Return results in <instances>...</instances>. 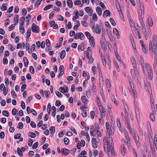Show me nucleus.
I'll use <instances>...</instances> for the list:
<instances>
[{
    "label": "nucleus",
    "instance_id": "obj_51",
    "mask_svg": "<svg viewBox=\"0 0 157 157\" xmlns=\"http://www.w3.org/2000/svg\"><path fill=\"white\" fill-rule=\"evenodd\" d=\"M25 20V18L24 16L22 17H21V20L20 21V25H22V26H24V21Z\"/></svg>",
    "mask_w": 157,
    "mask_h": 157
},
{
    "label": "nucleus",
    "instance_id": "obj_46",
    "mask_svg": "<svg viewBox=\"0 0 157 157\" xmlns=\"http://www.w3.org/2000/svg\"><path fill=\"white\" fill-rule=\"evenodd\" d=\"M92 15V19L94 21H96L98 19V17L95 13H94Z\"/></svg>",
    "mask_w": 157,
    "mask_h": 157
},
{
    "label": "nucleus",
    "instance_id": "obj_64",
    "mask_svg": "<svg viewBox=\"0 0 157 157\" xmlns=\"http://www.w3.org/2000/svg\"><path fill=\"white\" fill-rule=\"evenodd\" d=\"M154 67L155 70H157V62L156 60H155L154 63Z\"/></svg>",
    "mask_w": 157,
    "mask_h": 157
},
{
    "label": "nucleus",
    "instance_id": "obj_15",
    "mask_svg": "<svg viewBox=\"0 0 157 157\" xmlns=\"http://www.w3.org/2000/svg\"><path fill=\"white\" fill-rule=\"evenodd\" d=\"M122 102L124 107V113L126 115L127 117L128 115V106L127 105L124 100L122 99Z\"/></svg>",
    "mask_w": 157,
    "mask_h": 157
},
{
    "label": "nucleus",
    "instance_id": "obj_7",
    "mask_svg": "<svg viewBox=\"0 0 157 157\" xmlns=\"http://www.w3.org/2000/svg\"><path fill=\"white\" fill-rule=\"evenodd\" d=\"M132 136L137 147L139 148L140 145V143L138 133L136 132H133V133L132 134Z\"/></svg>",
    "mask_w": 157,
    "mask_h": 157
},
{
    "label": "nucleus",
    "instance_id": "obj_30",
    "mask_svg": "<svg viewBox=\"0 0 157 157\" xmlns=\"http://www.w3.org/2000/svg\"><path fill=\"white\" fill-rule=\"evenodd\" d=\"M69 152V151L65 148H63L61 152V154L64 155H67Z\"/></svg>",
    "mask_w": 157,
    "mask_h": 157
},
{
    "label": "nucleus",
    "instance_id": "obj_49",
    "mask_svg": "<svg viewBox=\"0 0 157 157\" xmlns=\"http://www.w3.org/2000/svg\"><path fill=\"white\" fill-rule=\"evenodd\" d=\"M17 154L20 156H22L23 154L22 151L21 150L19 147H18L17 148Z\"/></svg>",
    "mask_w": 157,
    "mask_h": 157
},
{
    "label": "nucleus",
    "instance_id": "obj_55",
    "mask_svg": "<svg viewBox=\"0 0 157 157\" xmlns=\"http://www.w3.org/2000/svg\"><path fill=\"white\" fill-rule=\"evenodd\" d=\"M8 63V61L6 58V57L5 56H4L3 60V63L5 64H7Z\"/></svg>",
    "mask_w": 157,
    "mask_h": 157
},
{
    "label": "nucleus",
    "instance_id": "obj_19",
    "mask_svg": "<svg viewBox=\"0 0 157 157\" xmlns=\"http://www.w3.org/2000/svg\"><path fill=\"white\" fill-rule=\"evenodd\" d=\"M87 59L89 60L88 62L89 63L91 64L94 61V59L92 57L91 54H84Z\"/></svg>",
    "mask_w": 157,
    "mask_h": 157
},
{
    "label": "nucleus",
    "instance_id": "obj_45",
    "mask_svg": "<svg viewBox=\"0 0 157 157\" xmlns=\"http://www.w3.org/2000/svg\"><path fill=\"white\" fill-rule=\"evenodd\" d=\"M19 29L20 30V32L22 34H23L25 33V29L24 28V26L20 25Z\"/></svg>",
    "mask_w": 157,
    "mask_h": 157
},
{
    "label": "nucleus",
    "instance_id": "obj_63",
    "mask_svg": "<svg viewBox=\"0 0 157 157\" xmlns=\"http://www.w3.org/2000/svg\"><path fill=\"white\" fill-rule=\"evenodd\" d=\"M5 133L4 132L2 131L0 133V137L1 138L3 139L5 137Z\"/></svg>",
    "mask_w": 157,
    "mask_h": 157
},
{
    "label": "nucleus",
    "instance_id": "obj_58",
    "mask_svg": "<svg viewBox=\"0 0 157 157\" xmlns=\"http://www.w3.org/2000/svg\"><path fill=\"white\" fill-rule=\"evenodd\" d=\"M23 125L22 122H19L17 125V128L19 129L22 128L23 127Z\"/></svg>",
    "mask_w": 157,
    "mask_h": 157
},
{
    "label": "nucleus",
    "instance_id": "obj_27",
    "mask_svg": "<svg viewBox=\"0 0 157 157\" xmlns=\"http://www.w3.org/2000/svg\"><path fill=\"white\" fill-rule=\"evenodd\" d=\"M113 33L116 36L117 39H119L120 38V36L119 33L118 29L117 28H114L113 30Z\"/></svg>",
    "mask_w": 157,
    "mask_h": 157
},
{
    "label": "nucleus",
    "instance_id": "obj_1",
    "mask_svg": "<svg viewBox=\"0 0 157 157\" xmlns=\"http://www.w3.org/2000/svg\"><path fill=\"white\" fill-rule=\"evenodd\" d=\"M105 125L107 130V136L105 137L103 140L104 144V150L106 151L109 157H112L115 155L114 150V144L112 138H110V136H113L114 134V130L113 127H110L108 122H106Z\"/></svg>",
    "mask_w": 157,
    "mask_h": 157
},
{
    "label": "nucleus",
    "instance_id": "obj_43",
    "mask_svg": "<svg viewBox=\"0 0 157 157\" xmlns=\"http://www.w3.org/2000/svg\"><path fill=\"white\" fill-rule=\"evenodd\" d=\"M112 101L114 102V104L117 106H118L119 105V102L114 97H113L112 98Z\"/></svg>",
    "mask_w": 157,
    "mask_h": 157
},
{
    "label": "nucleus",
    "instance_id": "obj_47",
    "mask_svg": "<svg viewBox=\"0 0 157 157\" xmlns=\"http://www.w3.org/2000/svg\"><path fill=\"white\" fill-rule=\"evenodd\" d=\"M2 113L3 116L8 117L9 116V113L8 111L6 110H3L2 112Z\"/></svg>",
    "mask_w": 157,
    "mask_h": 157
},
{
    "label": "nucleus",
    "instance_id": "obj_21",
    "mask_svg": "<svg viewBox=\"0 0 157 157\" xmlns=\"http://www.w3.org/2000/svg\"><path fill=\"white\" fill-rule=\"evenodd\" d=\"M89 40V42L90 46L93 48L95 46V44L94 38L93 37H91L90 39H88Z\"/></svg>",
    "mask_w": 157,
    "mask_h": 157
},
{
    "label": "nucleus",
    "instance_id": "obj_22",
    "mask_svg": "<svg viewBox=\"0 0 157 157\" xmlns=\"http://www.w3.org/2000/svg\"><path fill=\"white\" fill-rule=\"evenodd\" d=\"M116 6L117 8L119 14H121V13L122 14V12L121 10L120 3L119 2L117 1H116Z\"/></svg>",
    "mask_w": 157,
    "mask_h": 157
},
{
    "label": "nucleus",
    "instance_id": "obj_29",
    "mask_svg": "<svg viewBox=\"0 0 157 157\" xmlns=\"http://www.w3.org/2000/svg\"><path fill=\"white\" fill-rule=\"evenodd\" d=\"M92 50L91 47H89L87 49V51H85L84 53L86 54H92Z\"/></svg>",
    "mask_w": 157,
    "mask_h": 157
},
{
    "label": "nucleus",
    "instance_id": "obj_33",
    "mask_svg": "<svg viewBox=\"0 0 157 157\" xmlns=\"http://www.w3.org/2000/svg\"><path fill=\"white\" fill-rule=\"evenodd\" d=\"M74 3L75 5H80V6L82 7L83 6V4L82 3L81 1L79 0H76L74 2Z\"/></svg>",
    "mask_w": 157,
    "mask_h": 157
},
{
    "label": "nucleus",
    "instance_id": "obj_36",
    "mask_svg": "<svg viewBox=\"0 0 157 157\" xmlns=\"http://www.w3.org/2000/svg\"><path fill=\"white\" fill-rule=\"evenodd\" d=\"M76 25L73 27V29L75 30H77L78 28L80 25V23L78 21H76Z\"/></svg>",
    "mask_w": 157,
    "mask_h": 157
},
{
    "label": "nucleus",
    "instance_id": "obj_53",
    "mask_svg": "<svg viewBox=\"0 0 157 157\" xmlns=\"http://www.w3.org/2000/svg\"><path fill=\"white\" fill-rule=\"evenodd\" d=\"M81 114L83 117H86L87 116V113L85 110H82Z\"/></svg>",
    "mask_w": 157,
    "mask_h": 157
},
{
    "label": "nucleus",
    "instance_id": "obj_4",
    "mask_svg": "<svg viewBox=\"0 0 157 157\" xmlns=\"http://www.w3.org/2000/svg\"><path fill=\"white\" fill-rule=\"evenodd\" d=\"M94 33L97 34H100L101 32V26L98 24H96L95 26V23H93V25L91 27Z\"/></svg>",
    "mask_w": 157,
    "mask_h": 157
},
{
    "label": "nucleus",
    "instance_id": "obj_62",
    "mask_svg": "<svg viewBox=\"0 0 157 157\" xmlns=\"http://www.w3.org/2000/svg\"><path fill=\"white\" fill-rule=\"evenodd\" d=\"M17 110L16 108H14L12 110V113L13 115H15L16 114Z\"/></svg>",
    "mask_w": 157,
    "mask_h": 157
},
{
    "label": "nucleus",
    "instance_id": "obj_38",
    "mask_svg": "<svg viewBox=\"0 0 157 157\" xmlns=\"http://www.w3.org/2000/svg\"><path fill=\"white\" fill-rule=\"evenodd\" d=\"M23 61L24 62V66L25 67H27L28 65L29 61L28 59L25 57L23 58Z\"/></svg>",
    "mask_w": 157,
    "mask_h": 157
},
{
    "label": "nucleus",
    "instance_id": "obj_14",
    "mask_svg": "<svg viewBox=\"0 0 157 157\" xmlns=\"http://www.w3.org/2000/svg\"><path fill=\"white\" fill-rule=\"evenodd\" d=\"M32 31L36 33L39 32V28L38 26L36 25L35 23H33L31 27Z\"/></svg>",
    "mask_w": 157,
    "mask_h": 157
},
{
    "label": "nucleus",
    "instance_id": "obj_12",
    "mask_svg": "<svg viewBox=\"0 0 157 157\" xmlns=\"http://www.w3.org/2000/svg\"><path fill=\"white\" fill-rule=\"evenodd\" d=\"M144 69L143 70L144 73L147 72L148 73L151 74V71L150 65L147 63H145L144 65Z\"/></svg>",
    "mask_w": 157,
    "mask_h": 157
},
{
    "label": "nucleus",
    "instance_id": "obj_41",
    "mask_svg": "<svg viewBox=\"0 0 157 157\" xmlns=\"http://www.w3.org/2000/svg\"><path fill=\"white\" fill-rule=\"evenodd\" d=\"M46 44L47 46L48 47V50H51V48L50 47V41L48 39H46Z\"/></svg>",
    "mask_w": 157,
    "mask_h": 157
},
{
    "label": "nucleus",
    "instance_id": "obj_44",
    "mask_svg": "<svg viewBox=\"0 0 157 157\" xmlns=\"http://www.w3.org/2000/svg\"><path fill=\"white\" fill-rule=\"evenodd\" d=\"M53 6L52 5L50 4L48 5L47 6L45 7L43 9V10L44 11H46L49 9L50 8H52Z\"/></svg>",
    "mask_w": 157,
    "mask_h": 157
},
{
    "label": "nucleus",
    "instance_id": "obj_16",
    "mask_svg": "<svg viewBox=\"0 0 157 157\" xmlns=\"http://www.w3.org/2000/svg\"><path fill=\"white\" fill-rule=\"evenodd\" d=\"M74 38L76 40L79 39L82 40H83L84 38L83 34L82 33H77L75 35Z\"/></svg>",
    "mask_w": 157,
    "mask_h": 157
},
{
    "label": "nucleus",
    "instance_id": "obj_40",
    "mask_svg": "<svg viewBox=\"0 0 157 157\" xmlns=\"http://www.w3.org/2000/svg\"><path fill=\"white\" fill-rule=\"evenodd\" d=\"M65 55V51L64 50H62L60 52V57L61 59H63Z\"/></svg>",
    "mask_w": 157,
    "mask_h": 157
},
{
    "label": "nucleus",
    "instance_id": "obj_3",
    "mask_svg": "<svg viewBox=\"0 0 157 157\" xmlns=\"http://www.w3.org/2000/svg\"><path fill=\"white\" fill-rule=\"evenodd\" d=\"M129 84L130 87L128 88L129 91L132 97L134 98H137V95L134 88L133 83L132 82H130Z\"/></svg>",
    "mask_w": 157,
    "mask_h": 157
},
{
    "label": "nucleus",
    "instance_id": "obj_9",
    "mask_svg": "<svg viewBox=\"0 0 157 157\" xmlns=\"http://www.w3.org/2000/svg\"><path fill=\"white\" fill-rule=\"evenodd\" d=\"M140 43L141 44L142 52L144 54H147L148 52V49L146 45L142 40H140Z\"/></svg>",
    "mask_w": 157,
    "mask_h": 157
},
{
    "label": "nucleus",
    "instance_id": "obj_50",
    "mask_svg": "<svg viewBox=\"0 0 157 157\" xmlns=\"http://www.w3.org/2000/svg\"><path fill=\"white\" fill-rule=\"evenodd\" d=\"M29 136L32 138H34L36 137V135L33 132H30L29 133Z\"/></svg>",
    "mask_w": 157,
    "mask_h": 157
},
{
    "label": "nucleus",
    "instance_id": "obj_56",
    "mask_svg": "<svg viewBox=\"0 0 157 157\" xmlns=\"http://www.w3.org/2000/svg\"><path fill=\"white\" fill-rule=\"evenodd\" d=\"M55 93L57 96L59 98H61L63 97V95L58 91H56Z\"/></svg>",
    "mask_w": 157,
    "mask_h": 157
},
{
    "label": "nucleus",
    "instance_id": "obj_35",
    "mask_svg": "<svg viewBox=\"0 0 157 157\" xmlns=\"http://www.w3.org/2000/svg\"><path fill=\"white\" fill-rule=\"evenodd\" d=\"M82 76L86 77V79L88 80L89 79L90 76L88 73L86 72L85 71H83L82 73Z\"/></svg>",
    "mask_w": 157,
    "mask_h": 157
},
{
    "label": "nucleus",
    "instance_id": "obj_57",
    "mask_svg": "<svg viewBox=\"0 0 157 157\" xmlns=\"http://www.w3.org/2000/svg\"><path fill=\"white\" fill-rule=\"evenodd\" d=\"M29 70L30 73L32 74H34L35 73L34 68L33 66H30L29 67Z\"/></svg>",
    "mask_w": 157,
    "mask_h": 157
},
{
    "label": "nucleus",
    "instance_id": "obj_13",
    "mask_svg": "<svg viewBox=\"0 0 157 157\" xmlns=\"http://www.w3.org/2000/svg\"><path fill=\"white\" fill-rule=\"evenodd\" d=\"M99 110L100 112L102 118H104L105 117V114L106 112L105 109H104L102 105H99L98 106Z\"/></svg>",
    "mask_w": 157,
    "mask_h": 157
},
{
    "label": "nucleus",
    "instance_id": "obj_37",
    "mask_svg": "<svg viewBox=\"0 0 157 157\" xmlns=\"http://www.w3.org/2000/svg\"><path fill=\"white\" fill-rule=\"evenodd\" d=\"M18 19H19L18 15H16L14 16V25H16L18 24Z\"/></svg>",
    "mask_w": 157,
    "mask_h": 157
},
{
    "label": "nucleus",
    "instance_id": "obj_26",
    "mask_svg": "<svg viewBox=\"0 0 157 157\" xmlns=\"http://www.w3.org/2000/svg\"><path fill=\"white\" fill-rule=\"evenodd\" d=\"M154 139L155 147L157 151V130L155 131Z\"/></svg>",
    "mask_w": 157,
    "mask_h": 157
},
{
    "label": "nucleus",
    "instance_id": "obj_18",
    "mask_svg": "<svg viewBox=\"0 0 157 157\" xmlns=\"http://www.w3.org/2000/svg\"><path fill=\"white\" fill-rule=\"evenodd\" d=\"M84 10L90 16H92L93 13V10L90 7H86L85 8Z\"/></svg>",
    "mask_w": 157,
    "mask_h": 157
},
{
    "label": "nucleus",
    "instance_id": "obj_23",
    "mask_svg": "<svg viewBox=\"0 0 157 157\" xmlns=\"http://www.w3.org/2000/svg\"><path fill=\"white\" fill-rule=\"evenodd\" d=\"M144 85L147 89V91L149 92L151 90V85L150 83L148 81H145L144 82Z\"/></svg>",
    "mask_w": 157,
    "mask_h": 157
},
{
    "label": "nucleus",
    "instance_id": "obj_31",
    "mask_svg": "<svg viewBox=\"0 0 157 157\" xmlns=\"http://www.w3.org/2000/svg\"><path fill=\"white\" fill-rule=\"evenodd\" d=\"M110 15V13L109 10H105L103 13V16L104 17L109 16Z\"/></svg>",
    "mask_w": 157,
    "mask_h": 157
},
{
    "label": "nucleus",
    "instance_id": "obj_39",
    "mask_svg": "<svg viewBox=\"0 0 157 157\" xmlns=\"http://www.w3.org/2000/svg\"><path fill=\"white\" fill-rule=\"evenodd\" d=\"M82 101L84 104H86L88 102V100L85 96H83L81 97Z\"/></svg>",
    "mask_w": 157,
    "mask_h": 157
},
{
    "label": "nucleus",
    "instance_id": "obj_25",
    "mask_svg": "<svg viewBox=\"0 0 157 157\" xmlns=\"http://www.w3.org/2000/svg\"><path fill=\"white\" fill-rule=\"evenodd\" d=\"M147 24L149 26L151 27L153 26V23L151 17H149L147 19Z\"/></svg>",
    "mask_w": 157,
    "mask_h": 157
},
{
    "label": "nucleus",
    "instance_id": "obj_34",
    "mask_svg": "<svg viewBox=\"0 0 157 157\" xmlns=\"http://www.w3.org/2000/svg\"><path fill=\"white\" fill-rule=\"evenodd\" d=\"M140 62L143 70H144V69H145L144 65L145 64V63H144L143 58L141 56L140 57Z\"/></svg>",
    "mask_w": 157,
    "mask_h": 157
},
{
    "label": "nucleus",
    "instance_id": "obj_5",
    "mask_svg": "<svg viewBox=\"0 0 157 157\" xmlns=\"http://www.w3.org/2000/svg\"><path fill=\"white\" fill-rule=\"evenodd\" d=\"M121 117L124 120H126V122H127V128L128 129L130 130H132V127L130 125V123L129 121V115L128 114V115L127 117V116H126L125 115H124L123 113L122 112L121 113Z\"/></svg>",
    "mask_w": 157,
    "mask_h": 157
},
{
    "label": "nucleus",
    "instance_id": "obj_11",
    "mask_svg": "<svg viewBox=\"0 0 157 157\" xmlns=\"http://www.w3.org/2000/svg\"><path fill=\"white\" fill-rule=\"evenodd\" d=\"M134 107L136 118L139 123L140 121L139 109L136 105H135Z\"/></svg>",
    "mask_w": 157,
    "mask_h": 157
},
{
    "label": "nucleus",
    "instance_id": "obj_6",
    "mask_svg": "<svg viewBox=\"0 0 157 157\" xmlns=\"http://www.w3.org/2000/svg\"><path fill=\"white\" fill-rule=\"evenodd\" d=\"M140 20L141 22L142 25V30L143 33L144 35L146 38L147 37V33L145 29V25L143 20V18L140 17V15L139 16Z\"/></svg>",
    "mask_w": 157,
    "mask_h": 157
},
{
    "label": "nucleus",
    "instance_id": "obj_10",
    "mask_svg": "<svg viewBox=\"0 0 157 157\" xmlns=\"http://www.w3.org/2000/svg\"><path fill=\"white\" fill-rule=\"evenodd\" d=\"M102 62L104 66H106L107 64L108 68L109 69H111L110 60L109 58L107 59V60L105 59H102Z\"/></svg>",
    "mask_w": 157,
    "mask_h": 157
},
{
    "label": "nucleus",
    "instance_id": "obj_24",
    "mask_svg": "<svg viewBox=\"0 0 157 157\" xmlns=\"http://www.w3.org/2000/svg\"><path fill=\"white\" fill-rule=\"evenodd\" d=\"M140 9L141 11V15H140L139 14V13H138V16L139 15H140V17H142L143 16L144 17V6L143 5H141L140 6Z\"/></svg>",
    "mask_w": 157,
    "mask_h": 157
},
{
    "label": "nucleus",
    "instance_id": "obj_20",
    "mask_svg": "<svg viewBox=\"0 0 157 157\" xmlns=\"http://www.w3.org/2000/svg\"><path fill=\"white\" fill-rule=\"evenodd\" d=\"M131 62L133 65V67L134 69H136L137 64L135 58L133 56H132L130 59Z\"/></svg>",
    "mask_w": 157,
    "mask_h": 157
},
{
    "label": "nucleus",
    "instance_id": "obj_48",
    "mask_svg": "<svg viewBox=\"0 0 157 157\" xmlns=\"http://www.w3.org/2000/svg\"><path fill=\"white\" fill-rule=\"evenodd\" d=\"M31 33V29L29 28L28 29L27 32L26 33V36L27 38H29L30 36Z\"/></svg>",
    "mask_w": 157,
    "mask_h": 157
},
{
    "label": "nucleus",
    "instance_id": "obj_59",
    "mask_svg": "<svg viewBox=\"0 0 157 157\" xmlns=\"http://www.w3.org/2000/svg\"><path fill=\"white\" fill-rule=\"evenodd\" d=\"M115 55H116V57L117 59V60L119 61L120 62H122V61L121 60V59L120 58V57L117 54V53L115 52Z\"/></svg>",
    "mask_w": 157,
    "mask_h": 157
},
{
    "label": "nucleus",
    "instance_id": "obj_54",
    "mask_svg": "<svg viewBox=\"0 0 157 157\" xmlns=\"http://www.w3.org/2000/svg\"><path fill=\"white\" fill-rule=\"evenodd\" d=\"M85 34L86 36L88 39H90V38L91 37H93L92 36H91V35L89 32H86L85 33Z\"/></svg>",
    "mask_w": 157,
    "mask_h": 157
},
{
    "label": "nucleus",
    "instance_id": "obj_17",
    "mask_svg": "<svg viewBox=\"0 0 157 157\" xmlns=\"http://www.w3.org/2000/svg\"><path fill=\"white\" fill-rule=\"evenodd\" d=\"M59 91L63 94H65L68 91V89L67 86L65 85L63 87H60L59 88Z\"/></svg>",
    "mask_w": 157,
    "mask_h": 157
},
{
    "label": "nucleus",
    "instance_id": "obj_42",
    "mask_svg": "<svg viewBox=\"0 0 157 157\" xmlns=\"http://www.w3.org/2000/svg\"><path fill=\"white\" fill-rule=\"evenodd\" d=\"M67 4L68 6L71 8L72 7L73 3L72 0H67Z\"/></svg>",
    "mask_w": 157,
    "mask_h": 157
},
{
    "label": "nucleus",
    "instance_id": "obj_8",
    "mask_svg": "<svg viewBox=\"0 0 157 157\" xmlns=\"http://www.w3.org/2000/svg\"><path fill=\"white\" fill-rule=\"evenodd\" d=\"M131 73L133 78H139V75L136 67V69H132L131 70Z\"/></svg>",
    "mask_w": 157,
    "mask_h": 157
},
{
    "label": "nucleus",
    "instance_id": "obj_60",
    "mask_svg": "<svg viewBox=\"0 0 157 157\" xmlns=\"http://www.w3.org/2000/svg\"><path fill=\"white\" fill-rule=\"evenodd\" d=\"M1 9L2 11H5L6 10L7 7L5 4L2 5V7H1Z\"/></svg>",
    "mask_w": 157,
    "mask_h": 157
},
{
    "label": "nucleus",
    "instance_id": "obj_32",
    "mask_svg": "<svg viewBox=\"0 0 157 157\" xmlns=\"http://www.w3.org/2000/svg\"><path fill=\"white\" fill-rule=\"evenodd\" d=\"M96 11L97 14L100 16L101 15L102 13V11L101 8L99 6H97L96 8Z\"/></svg>",
    "mask_w": 157,
    "mask_h": 157
},
{
    "label": "nucleus",
    "instance_id": "obj_61",
    "mask_svg": "<svg viewBox=\"0 0 157 157\" xmlns=\"http://www.w3.org/2000/svg\"><path fill=\"white\" fill-rule=\"evenodd\" d=\"M109 21L111 22V24L115 26L116 25V23L115 21L112 18H110L109 19Z\"/></svg>",
    "mask_w": 157,
    "mask_h": 157
},
{
    "label": "nucleus",
    "instance_id": "obj_28",
    "mask_svg": "<svg viewBox=\"0 0 157 157\" xmlns=\"http://www.w3.org/2000/svg\"><path fill=\"white\" fill-rule=\"evenodd\" d=\"M120 150L122 155L124 156L125 154L126 150V149L124 145H121Z\"/></svg>",
    "mask_w": 157,
    "mask_h": 157
},
{
    "label": "nucleus",
    "instance_id": "obj_52",
    "mask_svg": "<svg viewBox=\"0 0 157 157\" xmlns=\"http://www.w3.org/2000/svg\"><path fill=\"white\" fill-rule=\"evenodd\" d=\"M151 106L153 111L154 113H156V111L155 110V104L154 102H151Z\"/></svg>",
    "mask_w": 157,
    "mask_h": 157
},
{
    "label": "nucleus",
    "instance_id": "obj_2",
    "mask_svg": "<svg viewBox=\"0 0 157 157\" xmlns=\"http://www.w3.org/2000/svg\"><path fill=\"white\" fill-rule=\"evenodd\" d=\"M149 48L150 51L154 52L155 56L157 57V36L155 35L153 36L152 41H149Z\"/></svg>",
    "mask_w": 157,
    "mask_h": 157
}]
</instances>
